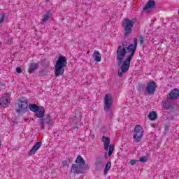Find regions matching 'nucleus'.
Here are the masks:
<instances>
[{
	"label": "nucleus",
	"instance_id": "nucleus-1",
	"mask_svg": "<svg viewBox=\"0 0 179 179\" xmlns=\"http://www.w3.org/2000/svg\"><path fill=\"white\" fill-rule=\"evenodd\" d=\"M136 48H138V38H134V44L129 43L126 41L122 42V45H120L117 47L116 50V59L117 65L120 66L121 64L120 69L117 71V75L120 78H124V73H127L129 71V66H131V61L136 52ZM129 54L125 58V55ZM122 61L123 63H122Z\"/></svg>",
	"mask_w": 179,
	"mask_h": 179
},
{
	"label": "nucleus",
	"instance_id": "nucleus-2",
	"mask_svg": "<svg viewBox=\"0 0 179 179\" xmlns=\"http://www.w3.org/2000/svg\"><path fill=\"white\" fill-rule=\"evenodd\" d=\"M29 108L33 113H36V111H38L40 106L34 103L29 104V101L24 98H20L15 106V110L17 114H20V113H27L29 111Z\"/></svg>",
	"mask_w": 179,
	"mask_h": 179
},
{
	"label": "nucleus",
	"instance_id": "nucleus-3",
	"mask_svg": "<svg viewBox=\"0 0 179 179\" xmlns=\"http://www.w3.org/2000/svg\"><path fill=\"white\" fill-rule=\"evenodd\" d=\"M66 65H68L66 58L64 56H59L55 66V76H62Z\"/></svg>",
	"mask_w": 179,
	"mask_h": 179
},
{
	"label": "nucleus",
	"instance_id": "nucleus-4",
	"mask_svg": "<svg viewBox=\"0 0 179 179\" xmlns=\"http://www.w3.org/2000/svg\"><path fill=\"white\" fill-rule=\"evenodd\" d=\"M136 22V19H133L132 20L125 18L122 22V27L124 30V37H128L131 33H132V29Z\"/></svg>",
	"mask_w": 179,
	"mask_h": 179
},
{
	"label": "nucleus",
	"instance_id": "nucleus-5",
	"mask_svg": "<svg viewBox=\"0 0 179 179\" xmlns=\"http://www.w3.org/2000/svg\"><path fill=\"white\" fill-rule=\"evenodd\" d=\"M162 105L164 110H171L172 113H174L177 107H178V106L176 104L174 99H171L169 98V96H166V99L163 100Z\"/></svg>",
	"mask_w": 179,
	"mask_h": 179
},
{
	"label": "nucleus",
	"instance_id": "nucleus-6",
	"mask_svg": "<svg viewBox=\"0 0 179 179\" xmlns=\"http://www.w3.org/2000/svg\"><path fill=\"white\" fill-rule=\"evenodd\" d=\"M143 138V127L141 125H136L134 131L133 139L136 143H139L142 138Z\"/></svg>",
	"mask_w": 179,
	"mask_h": 179
},
{
	"label": "nucleus",
	"instance_id": "nucleus-7",
	"mask_svg": "<svg viewBox=\"0 0 179 179\" xmlns=\"http://www.w3.org/2000/svg\"><path fill=\"white\" fill-rule=\"evenodd\" d=\"M101 141L104 143V150H108L109 148L108 156L110 157V156L113 155V153L114 152V145H110V138L104 136L101 137Z\"/></svg>",
	"mask_w": 179,
	"mask_h": 179
},
{
	"label": "nucleus",
	"instance_id": "nucleus-8",
	"mask_svg": "<svg viewBox=\"0 0 179 179\" xmlns=\"http://www.w3.org/2000/svg\"><path fill=\"white\" fill-rule=\"evenodd\" d=\"M156 87H157L156 83L153 80H150L147 84L144 92V95L148 96V94H155V92H156Z\"/></svg>",
	"mask_w": 179,
	"mask_h": 179
},
{
	"label": "nucleus",
	"instance_id": "nucleus-9",
	"mask_svg": "<svg viewBox=\"0 0 179 179\" xmlns=\"http://www.w3.org/2000/svg\"><path fill=\"white\" fill-rule=\"evenodd\" d=\"M45 114V109H44V107L40 106L38 108V110L35 112V117H37V118H41V129H44V115Z\"/></svg>",
	"mask_w": 179,
	"mask_h": 179
},
{
	"label": "nucleus",
	"instance_id": "nucleus-10",
	"mask_svg": "<svg viewBox=\"0 0 179 179\" xmlns=\"http://www.w3.org/2000/svg\"><path fill=\"white\" fill-rule=\"evenodd\" d=\"M104 110L110 111L111 106H113V96L110 94H106L105 95L104 99Z\"/></svg>",
	"mask_w": 179,
	"mask_h": 179
},
{
	"label": "nucleus",
	"instance_id": "nucleus-11",
	"mask_svg": "<svg viewBox=\"0 0 179 179\" xmlns=\"http://www.w3.org/2000/svg\"><path fill=\"white\" fill-rule=\"evenodd\" d=\"M10 104V94L6 93L0 98V106L3 108H6Z\"/></svg>",
	"mask_w": 179,
	"mask_h": 179
},
{
	"label": "nucleus",
	"instance_id": "nucleus-12",
	"mask_svg": "<svg viewBox=\"0 0 179 179\" xmlns=\"http://www.w3.org/2000/svg\"><path fill=\"white\" fill-rule=\"evenodd\" d=\"M85 169L86 168H85V166L73 164L71 166V173H73V174H83V170H85Z\"/></svg>",
	"mask_w": 179,
	"mask_h": 179
},
{
	"label": "nucleus",
	"instance_id": "nucleus-13",
	"mask_svg": "<svg viewBox=\"0 0 179 179\" xmlns=\"http://www.w3.org/2000/svg\"><path fill=\"white\" fill-rule=\"evenodd\" d=\"M150 9H156V2H155V0H149L143 8L144 12H147V13L150 12Z\"/></svg>",
	"mask_w": 179,
	"mask_h": 179
},
{
	"label": "nucleus",
	"instance_id": "nucleus-14",
	"mask_svg": "<svg viewBox=\"0 0 179 179\" xmlns=\"http://www.w3.org/2000/svg\"><path fill=\"white\" fill-rule=\"evenodd\" d=\"M167 97L174 101L178 100V99L179 98V90L177 88L173 89L167 95Z\"/></svg>",
	"mask_w": 179,
	"mask_h": 179
},
{
	"label": "nucleus",
	"instance_id": "nucleus-15",
	"mask_svg": "<svg viewBox=\"0 0 179 179\" xmlns=\"http://www.w3.org/2000/svg\"><path fill=\"white\" fill-rule=\"evenodd\" d=\"M94 165L96 166V170H97V171H100L101 169H103V166L104 165V164L103 163V158H96Z\"/></svg>",
	"mask_w": 179,
	"mask_h": 179
},
{
	"label": "nucleus",
	"instance_id": "nucleus-16",
	"mask_svg": "<svg viewBox=\"0 0 179 179\" xmlns=\"http://www.w3.org/2000/svg\"><path fill=\"white\" fill-rule=\"evenodd\" d=\"M40 148H41V141H38L29 151V156H33V155H35L36 152H37Z\"/></svg>",
	"mask_w": 179,
	"mask_h": 179
},
{
	"label": "nucleus",
	"instance_id": "nucleus-17",
	"mask_svg": "<svg viewBox=\"0 0 179 179\" xmlns=\"http://www.w3.org/2000/svg\"><path fill=\"white\" fill-rule=\"evenodd\" d=\"M76 163H77L78 165L85 167L86 169V162H85V159L82 157V156L78 155L77 157V159H76Z\"/></svg>",
	"mask_w": 179,
	"mask_h": 179
},
{
	"label": "nucleus",
	"instance_id": "nucleus-18",
	"mask_svg": "<svg viewBox=\"0 0 179 179\" xmlns=\"http://www.w3.org/2000/svg\"><path fill=\"white\" fill-rule=\"evenodd\" d=\"M82 120V114H80V112H76L74 115V118L73 120V124H78V122H80Z\"/></svg>",
	"mask_w": 179,
	"mask_h": 179
},
{
	"label": "nucleus",
	"instance_id": "nucleus-19",
	"mask_svg": "<svg viewBox=\"0 0 179 179\" xmlns=\"http://www.w3.org/2000/svg\"><path fill=\"white\" fill-rule=\"evenodd\" d=\"M38 68V64L32 63L29 66V73H34V71Z\"/></svg>",
	"mask_w": 179,
	"mask_h": 179
},
{
	"label": "nucleus",
	"instance_id": "nucleus-20",
	"mask_svg": "<svg viewBox=\"0 0 179 179\" xmlns=\"http://www.w3.org/2000/svg\"><path fill=\"white\" fill-rule=\"evenodd\" d=\"M94 59L96 62H100V61H101V55L97 50H95L94 52Z\"/></svg>",
	"mask_w": 179,
	"mask_h": 179
},
{
	"label": "nucleus",
	"instance_id": "nucleus-21",
	"mask_svg": "<svg viewBox=\"0 0 179 179\" xmlns=\"http://www.w3.org/2000/svg\"><path fill=\"white\" fill-rule=\"evenodd\" d=\"M148 118L150 121H155L157 119V113L155 111H152L148 115Z\"/></svg>",
	"mask_w": 179,
	"mask_h": 179
},
{
	"label": "nucleus",
	"instance_id": "nucleus-22",
	"mask_svg": "<svg viewBox=\"0 0 179 179\" xmlns=\"http://www.w3.org/2000/svg\"><path fill=\"white\" fill-rule=\"evenodd\" d=\"M45 121V124H48V125H52V120H51V115H47L46 117L43 119ZM43 121V123H44Z\"/></svg>",
	"mask_w": 179,
	"mask_h": 179
},
{
	"label": "nucleus",
	"instance_id": "nucleus-23",
	"mask_svg": "<svg viewBox=\"0 0 179 179\" xmlns=\"http://www.w3.org/2000/svg\"><path fill=\"white\" fill-rule=\"evenodd\" d=\"M111 169V162H108L105 166L104 176H107L108 174V171Z\"/></svg>",
	"mask_w": 179,
	"mask_h": 179
},
{
	"label": "nucleus",
	"instance_id": "nucleus-24",
	"mask_svg": "<svg viewBox=\"0 0 179 179\" xmlns=\"http://www.w3.org/2000/svg\"><path fill=\"white\" fill-rule=\"evenodd\" d=\"M41 65H42L43 68H50V61L45 60L41 62Z\"/></svg>",
	"mask_w": 179,
	"mask_h": 179
},
{
	"label": "nucleus",
	"instance_id": "nucleus-25",
	"mask_svg": "<svg viewBox=\"0 0 179 179\" xmlns=\"http://www.w3.org/2000/svg\"><path fill=\"white\" fill-rule=\"evenodd\" d=\"M50 19V13H48L47 14H45L44 15L43 19L42 20V22L41 24H43V23H45V22H48V20Z\"/></svg>",
	"mask_w": 179,
	"mask_h": 179
},
{
	"label": "nucleus",
	"instance_id": "nucleus-26",
	"mask_svg": "<svg viewBox=\"0 0 179 179\" xmlns=\"http://www.w3.org/2000/svg\"><path fill=\"white\" fill-rule=\"evenodd\" d=\"M138 90L140 93H142V92L145 90V84L138 85Z\"/></svg>",
	"mask_w": 179,
	"mask_h": 179
},
{
	"label": "nucleus",
	"instance_id": "nucleus-27",
	"mask_svg": "<svg viewBox=\"0 0 179 179\" xmlns=\"http://www.w3.org/2000/svg\"><path fill=\"white\" fill-rule=\"evenodd\" d=\"M141 163H146L148 162V156H143L139 159Z\"/></svg>",
	"mask_w": 179,
	"mask_h": 179
},
{
	"label": "nucleus",
	"instance_id": "nucleus-28",
	"mask_svg": "<svg viewBox=\"0 0 179 179\" xmlns=\"http://www.w3.org/2000/svg\"><path fill=\"white\" fill-rule=\"evenodd\" d=\"M140 44L143 45V43L145 42V37L144 36H140Z\"/></svg>",
	"mask_w": 179,
	"mask_h": 179
},
{
	"label": "nucleus",
	"instance_id": "nucleus-29",
	"mask_svg": "<svg viewBox=\"0 0 179 179\" xmlns=\"http://www.w3.org/2000/svg\"><path fill=\"white\" fill-rule=\"evenodd\" d=\"M3 20H5V15H1L0 17V24L3 22Z\"/></svg>",
	"mask_w": 179,
	"mask_h": 179
},
{
	"label": "nucleus",
	"instance_id": "nucleus-30",
	"mask_svg": "<svg viewBox=\"0 0 179 179\" xmlns=\"http://www.w3.org/2000/svg\"><path fill=\"white\" fill-rule=\"evenodd\" d=\"M129 162L131 166L136 164V161L135 159H131Z\"/></svg>",
	"mask_w": 179,
	"mask_h": 179
},
{
	"label": "nucleus",
	"instance_id": "nucleus-31",
	"mask_svg": "<svg viewBox=\"0 0 179 179\" xmlns=\"http://www.w3.org/2000/svg\"><path fill=\"white\" fill-rule=\"evenodd\" d=\"M16 72H17V73H22V68H20V67H17L16 68Z\"/></svg>",
	"mask_w": 179,
	"mask_h": 179
},
{
	"label": "nucleus",
	"instance_id": "nucleus-32",
	"mask_svg": "<svg viewBox=\"0 0 179 179\" xmlns=\"http://www.w3.org/2000/svg\"><path fill=\"white\" fill-rule=\"evenodd\" d=\"M63 166H69V163L68 162V161H64Z\"/></svg>",
	"mask_w": 179,
	"mask_h": 179
},
{
	"label": "nucleus",
	"instance_id": "nucleus-33",
	"mask_svg": "<svg viewBox=\"0 0 179 179\" xmlns=\"http://www.w3.org/2000/svg\"><path fill=\"white\" fill-rule=\"evenodd\" d=\"M44 75H45L44 74V71H41L39 72V76H44Z\"/></svg>",
	"mask_w": 179,
	"mask_h": 179
},
{
	"label": "nucleus",
	"instance_id": "nucleus-34",
	"mask_svg": "<svg viewBox=\"0 0 179 179\" xmlns=\"http://www.w3.org/2000/svg\"><path fill=\"white\" fill-rule=\"evenodd\" d=\"M8 43L9 44H12L13 43V39L8 40Z\"/></svg>",
	"mask_w": 179,
	"mask_h": 179
},
{
	"label": "nucleus",
	"instance_id": "nucleus-35",
	"mask_svg": "<svg viewBox=\"0 0 179 179\" xmlns=\"http://www.w3.org/2000/svg\"><path fill=\"white\" fill-rule=\"evenodd\" d=\"M169 126L166 125L164 127L165 131H169Z\"/></svg>",
	"mask_w": 179,
	"mask_h": 179
},
{
	"label": "nucleus",
	"instance_id": "nucleus-36",
	"mask_svg": "<svg viewBox=\"0 0 179 179\" xmlns=\"http://www.w3.org/2000/svg\"><path fill=\"white\" fill-rule=\"evenodd\" d=\"M108 153L106 152L105 153V159H108Z\"/></svg>",
	"mask_w": 179,
	"mask_h": 179
},
{
	"label": "nucleus",
	"instance_id": "nucleus-37",
	"mask_svg": "<svg viewBox=\"0 0 179 179\" xmlns=\"http://www.w3.org/2000/svg\"><path fill=\"white\" fill-rule=\"evenodd\" d=\"M78 126H76V127H73V130L74 131H78Z\"/></svg>",
	"mask_w": 179,
	"mask_h": 179
},
{
	"label": "nucleus",
	"instance_id": "nucleus-38",
	"mask_svg": "<svg viewBox=\"0 0 179 179\" xmlns=\"http://www.w3.org/2000/svg\"><path fill=\"white\" fill-rule=\"evenodd\" d=\"M73 159L72 158H69V162H72Z\"/></svg>",
	"mask_w": 179,
	"mask_h": 179
},
{
	"label": "nucleus",
	"instance_id": "nucleus-39",
	"mask_svg": "<svg viewBox=\"0 0 179 179\" xmlns=\"http://www.w3.org/2000/svg\"><path fill=\"white\" fill-rule=\"evenodd\" d=\"M1 146H2V145L1 144V140H0V148H1Z\"/></svg>",
	"mask_w": 179,
	"mask_h": 179
},
{
	"label": "nucleus",
	"instance_id": "nucleus-40",
	"mask_svg": "<svg viewBox=\"0 0 179 179\" xmlns=\"http://www.w3.org/2000/svg\"><path fill=\"white\" fill-rule=\"evenodd\" d=\"M0 85H1V83H0Z\"/></svg>",
	"mask_w": 179,
	"mask_h": 179
}]
</instances>
